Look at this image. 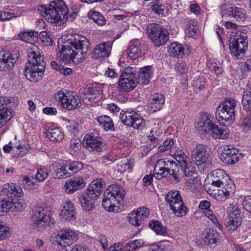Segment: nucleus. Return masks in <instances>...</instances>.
I'll return each mask as SVG.
<instances>
[{
    "label": "nucleus",
    "mask_w": 251,
    "mask_h": 251,
    "mask_svg": "<svg viewBox=\"0 0 251 251\" xmlns=\"http://www.w3.org/2000/svg\"><path fill=\"white\" fill-rule=\"evenodd\" d=\"M91 45L89 41L83 36L76 35L69 38L62 46L57 57L61 63L81 61L89 54Z\"/></svg>",
    "instance_id": "1"
},
{
    "label": "nucleus",
    "mask_w": 251,
    "mask_h": 251,
    "mask_svg": "<svg viewBox=\"0 0 251 251\" xmlns=\"http://www.w3.org/2000/svg\"><path fill=\"white\" fill-rule=\"evenodd\" d=\"M27 60L25 68L26 78L30 81H38L41 78L45 70L46 62L41 50L36 45H32L27 50Z\"/></svg>",
    "instance_id": "2"
},
{
    "label": "nucleus",
    "mask_w": 251,
    "mask_h": 251,
    "mask_svg": "<svg viewBox=\"0 0 251 251\" xmlns=\"http://www.w3.org/2000/svg\"><path fill=\"white\" fill-rule=\"evenodd\" d=\"M37 10L48 22L56 25H61L68 18V8L63 0L51 1L48 8L45 5H38Z\"/></svg>",
    "instance_id": "3"
},
{
    "label": "nucleus",
    "mask_w": 251,
    "mask_h": 251,
    "mask_svg": "<svg viewBox=\"0 0 251 251\" xmlns=\"http://www.w3.org/2000/svg\"><path fill=\"white\" fill-rule=\"evenodd\" d=\"M237 102L236 100L229 98L218 105L215 116L220 124L226 126L233 123L235 118V108Z\"/></svg>",
    "instance_id": "4"
},
{
    "label": "nucleus",
    "mask_w": 251,
    "mask_h": 251,
    "mask_svg": "<svg viewBox=\"0 0 251 251\" xmlns=\"http://www.w3.org/2000/svg\"><path fill=\"white\" fill-rule=\"evenodd\" d=\"M125 197V189L120 185H110L104 193L102 205L109 211H114L117 204H120Z\"/></svg>",
    "instance_id": "5"
},
{
    "label": "nucleus",
    "mask_w": 251,
    "mask_h": 251,
    "mask_svg": "<svg viewBox=\"0 0 251 251\" xmlns=\"http://www.w3.org/2000/svg\"><path fill=\"white\" fill-rule=\"evenodd\" d=\"M248 46V39L246 34L237 32L229 40V47L232 55L242 58Z\"/></svg>",
    "instance_id": "6"
},
{
    "label": "nucleus",
    "mask_w": 251,
    "mask_h": 251,
    "mask_svg": "<svg viewBox=\"0 0 251 251\" xmlns=\"http://www.w3.org/2000/svg\"><path fill=\"white\" fill-rule=\"evenodd\" d=\"M147 30L148 35L155 46L159 47L164 45L169 40L168 31L158 24L152 23L149 25Z\"/></svg>",
    "instance_id": "7"
},
{
    "label": "nucleus",
    "mask_w": 251,
    "mask_h": 251,
    "mask_svg": "<svg viewBox=\"0 0 251 251\" xmlns=\"http://www.w3.org/2000/svg\"><path fill=\"white\" fill-rule=\"evenodd\" d=\"M54 98L60 103L63 107L69 110H75L81 106L78 96L74 92L66 95L62 91H59L54 94Z\"/></svg>",
    "instance_id": "8"
},
{
    "label": "nucleus",
    "mask_w": 251,
    "mask_h": 251,
    "mask_svg": "<svg viewBox=\"0 0 251 251\" xmlns=\"http://www.w3.org/2000/svg\"><path fill=\"white\" fill-rule=\"evenodd\" d=\"M120 118L124 125L135 129H143L146 126L145 121L133 110H122Z\"/></svg>",
    "instance_id": "9"
},
{
    "label": "nucleus",
    "mask_w": 251,
    "mask_h": 251,
    "mask_svg": "<svg viewBox=\"0 0 251 251\" xmlns=\"http://www.w3.org/2000/svg\"><path fill=\"white\" fill-rule=\"evenodd\" d=\"M192 156L199 169L204 170L211 166L212 159L204 146L199 145L196 146L192 151Z\"/></svg>",
    "instance_id": "10"
},
{
    "label": "nucleus",
    "mask_w": 251,
    "mask_h": 251,
    "mask_svg": "<svg viewBox=\"0 0 251 251\" xmlns=\"http://www.w3.org/2000/svg\"><path fill=\"white\" fill-rule=\"evenodd\" d=\"M131 70H133L132 67L126 68L120 75L118 81L120 91H130L136 86L137 79Z\"/></svg>",
    "instance_id": "11"
},
{
    "label": "nucleus",
    "mask_w": 251,
    "mask_h": 251,
    "mask_svg": "<svg viewBox=\"0 0 251 251\" xmlns=\"http://www.w3.org/2000/svg\"><path fill=\"white\" fill-rule=\"evenodd\" d=\"M50 212L47 208H37L33 213L32 216L33 226L37 230L43 229L46 225L50 221Z\"/></svg>",
    "instance_id": "12"
},
{
    "label": "nucleus",
    "mask_w": 251,
    "mask_h": 251,
    "mask_svg": "<svg viewBox=\"0 0 251 251\" xmlns=\"http://www.w3.org/2000/svg\"><path fill=\"white\" fill-rule=\"evenodd\" d=\"M77 239V235L72 230H62L56 236L55 241L58 245L65 247L72 245Z\"/></svg>",
    "instance_id": "13"
},
{
    "label": "nucleus",
    "mask_w": 251,
    "mask_h": 251,
    "mask_svg": "<svg viewBox=\"0 0 251 251\" xmlns=\"http://www.w3.org/2000/svg\"><path fill=\"white\" fill-rule=\"evenodd\" d=\"M238 150L231 146H226L223 149L221 159L224 163L233 164L239 160Z\"/></svg>",
    "instance_id": "14"
},
{
    "label": "nucleus",
    "mask_w": 251,
    "mask_h": 251,
    "mask_svg": "<svg viewBox=\"0 0 251 251\" xmlns=\"http://www.w3.org/2000/svg\"><path fill=\"white\" fill-rule=\"evenodd\" d=\"M102 143L100 138L95 136L93 133L87 134L84 137L83 145L85 148L90 151H96L98 152L101 151V146Z\"/></svg>",
    "instance_id": "15"
},
{
    "label": "nucleus",
    "mask_w": 251,
    "mask_h": 251,
    "mask_svg": "<svg viewBox=\"0 0 251 251\" xmlns=\"http://www.w3.org/2000/svg\"><path fill=\"white\" fill-rule=\"evenodd\" d=\"M105 182L102 178H98L91 182L84 194L88 196L90 199H96L100 195Z\"/></svg>",
    "instance_id": "16"
},
{
    "label": "nucleus",
    "mask_w": 251,
    "mask_h": 251,
    "mask_svg": "<svg viewBox=\"0 0 251 251\" xmlns=\"http://www.w3.org/2000/svg\"><path fill=\"white\" fill-rule=\"evenodd\" d=\"M18 58V55L17 54H12L4 50H0V70L10 69L14 66Z\"/></svg>",
    "instance_id": "17"
},
{
    "label": "nucleus",
    "mask_w": 251,
    "mask_h": 251,
    "mask_svg": "<svg viewBox=\"0 0 251 251\" xmlns=\"http://www.w3.org/2000/svg\"><path fill=\"white\" fill-rule=\"evenodd\" d=\"M149 209L143 207L139 208L137 211L132 212L128 218L129 222L136 226H139L144 223V220L149 215Z\"/></svg>",
    "instance_id": "18"
},
{
    "label": "nucleus",
    "mask_w": 251,
    "mask_h": 251,
    "mask_svg": "<svg viewBox=\"0 0 251 251\" xmlns=\"http://www.w3.org/2000/svg\"><path fill=\"white\" fill-rule=\"evenodd\" d=\"M202 238L205 245L215 247L220 240V233L216 229L207 228L202 232Z\"/></svg>",
    "instance_id": "19"
},
{
    "label": "nucleus",
    "mask_w": 251,
    "mask_h": 251,
    "mask_svg": "<svg viewBox=\"0 0 251 251\" xmlns=\"http://www.w3.org/2000/svg\"><path fill=\"white\" fill-rule=\"evenodd\" d=\"M112 43L111 41L102 42L97 45L93 51V57L95 59L106 58L109 56Z\"/></svg>",
    "instance_id": "20"
},
{
    "label": "nucleus",
    "mask_w": 251,
    "mask_h": 251,
    "mask_svg": "<svg viewBox=\"0 0 251 251\" xmlns=\"http://www.w3.org/2000/svg\"><path fill=\"white\" fill-rule=\"evenodd\" d=\"M85 185L86 182L82 178L74 177L66 181L64 187L66 192L72 194L82 189Z\"/></svg>",
    "instance_id": "21"
},
{
    "label": "nucleus",
    "mask_w": 251,
    "mask_h": 251,
    "mask_svg": "<svg viewBox=\"0 0 251 251\" xmlns=\"http://www.w3.org/2000/svg\"><path fill=\"white\" fill-rule=\"evenodd\" d=\"M75 208L73 203L67 201L64 203L63 208L60 213V216L62 221H74L76 218Z\"/></svg>",
    "instance_id": "22"
},
{
    "label": "nucleus",
    "mask_w": 251,
    "mask_h": 251,
    "mask_svg": "<svg viewBox=\"0 0 251 251\" xmlns=\"http://www.w3.org/2000/svg\"><path fill=\"white\" fill-rule=\"evenodd\" d=\"M2 195L6 196L9 198L13 199V197H20L24 194L22 189L20 186L15 183H7L4 185L2 190Z\"/></svg>",
    "instance_id": "23"
},
{
    "label": "nucleus",
    "mask_w": 251,
    "mask_h": 251,
    "mask_svg": "<svg viewBox=\"0 0 251 251\" xmlns=\"http://www.w3.org/2000/svg\"><path fill=\"white\" fill-rule=\"evenodd\" d=\"M214 120V118L210 114L202 113L198 119V125L206 133H209V130L214 126L213 122Z\"/></svg>",
    "instance_id": "24"
},
{
    "label": "nucleus",
    "mask_w": 251,
    "mask_h": 251,
    "mask_svg": "<svg viewBox=\"0 0 251 251\" xmlns=\"http://www.w3.org/2000/svg\"><path fill=\"white\" fill-rule=\"evenodd\" d=\"M190 52V50L189 48L185 49L182 45L176 42L171 43L169 48L170 55L177 58H181L183 56H186L189 54Z\"/></svg>",
    "instance_id": "25"
},
{
    "label": "nucleus",
    "mask_w": 251,
    "mask_h": 251,
    "mask_svg": "<svg viewBox=\"0 0 251 251\" xmlns=\"http://www.w3.org/2000/svg\"><path fill=\"white\" fill-rule=\"evenodd\" d=\"M164 98L160 94H155L152 96L151 101L148 103V107L150 111L156 112L162 107L164 103Z\"/></svg>",
    "instance_id": "26"
},
{
    "label": "nucleus",
    "mask_w": 251,
    "mask_h": 251,
    "mask_svg": "<svg viewBox=\"0 0 251 251\" xmlns=\"http://www.w3.org/2000/svg\"><path fill=\"white\" fill-rule=\"evenodd\" d=\"M213 179L212 185L218 187H221V184H224L225 180L227 179L228 176L221 169H217L212 171Z\"/></svg>",
    "instance_id": "27"
},
{
    "label": "nucleus",
    "mask_w": 251,
    "mask_h": 251,
    "mask_svg": "<svg viewBox=\"0 0 251 251\" xmlns=\"http://www.w3.org/2000/svg\"><path fill=\"white\" fill-rule=\"evenodd\" d=\"M165 201L171 208L177 204H182V199L179 191L175 190L171 191L166 194Z\"/></svg>",
    "instance_id": "28"
},
{
    "label": "nucleus",
    "mask_w": 251,
    "mask_h": 251,
    "mask_svg": "<svg viewBox=\"0 0 251 251\" xmlns=\"http://www.w3.org/2000/svg\"><path fill=\"white\" fill-rule=\"evenodd\" d=\"M164 172L168 175L172 176L173 178L179 181L180 178L179 175L178 174V166L177 163L173 160H169L167 165H166V167L164 168Z\"/></svg>",
    "instance_id": "29"
},
{
    "label": "nucleus",
    "mask_w": 251,
    "mask_h": 251,
    "mask_svg": "<svg viewBox=\"0 0 251 251\" xmlns=\"http://www.w3.org/2000/svg\"><path fill=\"white\" fill-rule=\"evenodd\" d=\"M65 172L66 177H69L81 170L83 167V164L79 161H74L71 163L65 164Z\"/></svg>",
    "instance_id": "30"
},
{
    "label": "nucleus",
    "mask_w": 251,
    "mask_h": 251,
    "mask_svg": "<svg viewBox=\"0 0 251 251\" xmlns=\"http://www.w3.org/2000/svg\"><path fill=\"white\" fill-rule=\"evenodd\" d=\"M47 135L50 140L55 142L61 141L64 137V133L59 127L49 128Z\"/></svg>",
    "instance_id": "31"
},
{
    "label": "nucleus",
    "mask_w": 251,
    "mask_h": 251,
    "mask_svg": "<svg viewBox=\"0 0 251 251\" xmlns=\"http://www.w3.org/2000/svg\"><path fill=\"white\" fill-rule=\"evenodd\" d=\"M141 51L142 49L140 44L131 42L126 53L129 58L135 60L141 55Z\"/></svg>",
    "instance_id": "32"
},
{
    "label": "nucleus",
    "mask_w": 251,
    "mask_h": 251,
    "mask_svg": "<svg viewBox=\"0 0 251 251\" xmlns=\"http://www.w3.org/2000/svg\"><path fill=\"white\" fill-rule=\"evenodd\" d=\"M151 72L149 66L145 67L140 69L137 83L144 85L147 84L150 81Z\"/></svg>",
    "instance_id": "33"
},
{
    "label": "nucleus",
    "mask_w": 251,
    "mask_h": 251,
    "mask_svg": "<svg viewBox=\"0 0 251 251\" xmlns=\"http://www.w3.org/2000/svg\"><path fill=\"white\" fill-rule=\"evenodd\" d=\"M209 134H211L214 138L225 139L227 138L228 133L226 128L219 127L214 125L209 130Z\"/></svg>",
    "instance_id": "34"
},
{
    "label": "nucleus",
    "mask_w": 251,
    "mask_h": 251,
    "mask_svg": "<svg viewBox=\"0 0 251 251\" xmlns=\"http://www.w3.org/2000/svg\"><path fill=\"white\" fill-rule=\"evenodd\" d=\"M243 109L246 112H249L251 115V88L246 89L244 91L242 100Z\"/></svg>",
    "instance_id": "35"
},
{
    "label": "nucleus",
    "mask_w": 251,
    "mask_h": 251,
    "mask_svg": "<svg viewBox=\"0 0 251 251\" xmlns=\"http://www.w3.org/2000/svg\"><path fill=\"white\" fill-rule=\"evenodd\" d=\"M65 165L61 166L59 164H52L50 166V171L52 173L53 177L55 178H63L66 177V172H65Z\"/></svg>",
    "instance_id": "36"
},
{
    "label": "nucleus",
    "mask_w": 251,
    "mask_h": 251,
    "mask_svg": "<svg viewBox=\"0 0 251 251\" xmlns=\"http://www.w3.org/2000/svg\"><path fill=\"white\" fill-rule=\"evenodd\" d=\"M149 226L159 235L166 236L167 230L161 223L157 220H152L149 223Z\"/></svg>",
    "instance_id": "37"
},
{
    "label": "nucleus",
    "mask_w": 251,
    "mask_h": 251,
    "mask_svg": "<svg viewBox=\"0 0 251 251\" xmlns=\"http://www.w3.org/2000/svg\"><path fill=\"white\" fill-rule=\"evenodd\" d=\"M97 121L99 124L105 129L106 131L109 130H112L114 127V124L111 118L106 115L101 116L98 117Z\"/></svg>",
    "instance_id": "38"
},
{
    "label": "nucleus",
    "mask_w": 251,
    "mask_h": 251,
    "mask_svg": "<svg viewBox=\"0 0 251 251\" xmlns=\"http://www.w3.org/2000/svg\"><path fill=\"white\" fill-rule=\"evenodd\" d=\"M88 196L83 193L79 197V201L84 210L90 211L94 208V203Z\"/></svg>",
    "instance_id": "39"
},
{
    "label": "nucleus",
    "mask_w": 251,
    "mask_h": 251,
    "mask_svg": "<svg viewBox=\"0 0 251 251\" xmlns=\"http://www.w3.org/2000/svg\"><path fill=\"white\" fill-rule=\"evenodd\" d=\"M10 109L6 107L0 109V128L5 125L12 117Z\"/></svg>",
    "instance_id": "40"
},
{
    "label": "nucleus",
    "mask_w": 251,
    "mask_h": 251,
    "mask_svg": "<svg viewBox=\"0 0 251 251\" xmlns=\"http://www.w3.org/2000/svg\"><path fill=\"white\" fill-rule=\"evenodd\" d=\"M10 109L6 107L0 109V128L5 125L12 117Z\"/></svg>",
    "instance_id": "41"
},
{
    "label": "nucleus",
    "mask_w": 251,
    "mask_h": 251,
    "mask_svg": "<svg viewBox=\"0 0 251 251\" xmlns=\"http://www.w3.org/2000/svg\"><path fill=\"white\" fill-rule=\"evenodd\" d=\"M88 15L99 25L102 26L106 23L105 19L100 12L92 10L89 12Z\"/></svg>",
    "instance_id": "42"
},
{
    "label": "nucleus",
    "mask_w": 251,
    "mask_h": 251,
    "mask_svg": "<svg viewBox=\"0 0 251 251\" xmlns=\"http://www.w3.org/2000/svg\"><path fill=\"white\" fill-rule=\"evenodd\" d=\"M173 213L177 217H182L185 216L188 211L186 206L184 205L183 201L181 204H177L171 208Z\"/></svg>",
    "instance_id": "43"
},
{
    "label": "nucleus",
    "mask_w": 251,
    "mask_h": 251,
    "mask_svg": "<svg viewBox=\"0 0 251 251\" xmlns=\"http://www.w3.org/2000/svg\"><path fill=\"white\" fill-rule=\"evenodd\" d=\"M11 210V211H22L26 207V203L22 199H13L10 200Z\"/></svg>",
    "instance_id": "44"
},
{
    "label": "nucleus",
    "mask_w": 251,
    "mask_h": 251,
    "mask_svg": "<svg viewBox=\"0 0 251 251\" xmlns=\"http://www.w3.org/2000/svg\"><path fill=\"white\" fill-rule=\"evenodd\" d=\"M241 222L242 221L229 217L226 220L225 226L228 231L232 232L237 229L238 227L241 224Z\"/></svg>",
    "instance_id": "45"
},
{
    "label": "nucleus",
    "mask_w": 251,
    "mask_h": 251,
    "mask_svg": "<svg viewBox=\"0 0 251 251\" xmlns=\"http://www.w3.org/2000/svg\"><path fill=\"white\" fill-rule=\"evenodd\" d=\"M233 18L238 21H244L247 18L246 10L242 7L234 6Z\"/></svg>",
    "instance_id": "46"
},
{
    "label": "nucleus",
    "mask_w": 251,
    "mask_h": 251,
    "mask_svg": "<svg viewBox=\"0 0 251 251\" xmlns=\"http://www.w3.org/2000/svg\"><path fill=\"white\" fill-rule=\"evenodd\" d=\"M228 180L226 179L225 182L223 184H221V187L224 189L226 193L229 196L235 192V186L233 182L230 180L229 177L227 178Z\"/></svg>",
    "instance_id": "47"
},
{
    "label": "nucleus",
    "mask_w": 251,
    "mask_h": 251,
    "mask_svg": "<svg viewBox=\"0 0 251 251\" xmlns=\"http://www.w3.org/2000/svg\"><path fill=\"white\" fill-rule=\"evenodd\" d=\"M205 81L203 76H199L194 79L193 82V86L197 93L200 92L204 88Z\"/></svg>",
    "instance_id": "48"
},
{
    "label": "nucleus",
    "mask_w": 251,
    "mask_h": 251,
    "mask_svg": "<svg viewBox=\"0 0 251 251\" xmlns=\"http://www.w3.org/2000/svg\"><path fill=\"white\" fill-rule=\"evenodd\" d=\"M99 95L100 92L96 88L89 87L85 93V99H88L90 101L94 100Z\"/></svg>",
    "instance_id": "49"
},
{
    "label": "nucleus",
    "mask_w": 251,
    "mask_h": 251,
    "mask_svg": "<svg viewBox=\"0 0 251 251\" xmlns=\"http://www.w3.org/2000/svg\"><path fill=\"white\" fill-rule=\"evenodd\" d=\"M10 236L9 228L5 226L4 223L0 221V240H4Z\"/></svg>",
    "instance_id": "50"
},
{
    "label": "nucleus",
    "mask_w": 251,
    "mask_h": 251,
    "mask_svg": "<svg viewBox=\"0 0 251 251\" xmlns=\"http://www.w3.org/2000/svg\"><path fill=\"white\" fill-rule=\"evenodd\" d=\"M204 215L208 217L209 219L212 221V222L219 229H222L223 227L222 225H221L218 221L216 216L213 213V211L208 209L204 212Z\"/></svg>",
    "instance_id": "51"
},
{
    "label": "nucleus",
    "mask_w": 251,
    "mask_h": 251,
    "mask_svg": "<svg viewBox=\"0 0 251 251\" xmlns=\"http://www.w3.org/2000/svg\"><path fill=\"white\" fill-rule=\"evenodd\" d=\"M49 176V171L47 169L41 168L37 170L35 178L39 182L44 181Z\"/></svg>",
    "instance_id": "52"
},
{
    "label": "nucleus",
    "mask_w": 251,
    "mask_h": 251,
    "mask_svg": "<svg viewBox=\"0 0 251 251\" xmlns=\"http://www.w3.org/2000/svg\"><path fill=\"white\" fill-rule=\"evenodd\" d=\"M213 195L214 198L220 201H224L230 197L223 188L218 189Z\"/></svg>",
    "instance_id": "53"
},
{
    "label": "nucleus",
    "mask_w": 251,
    "mask_h": 251,
    "mask_svg": "<svg viewBox=\"0 0 251 251\" xmlns=\"http://www.w3.org/2000/svg\"><path fill=\"white\" fill-rule=\"evenodd\" d=\"M10 200H2L0 201V215L4 216L7 213V210H11Z\"/></svg>",
    "instance_id": "54"
},
{
    "label": "nucleus",
    "mask_w": 251,
    "mask_h": 251,
    "mask_svg": "<svg viewBox=\"0 0 251 251\" xmlns=\"http://www.w3.org/2000/svg\"><path fill=\"white\" fill-rule=\"evenodd\" d=\"M174 155L175 159L179 163L181 166L187 163V157L181 151L177 150Z\"/></svg>",
    "instance_id": "55"
},
{
    "label": "nucleus",
    "mask_w": 251,
    "mask_h": 251,
    "mask_svg": "<svg viewBox=\"0 0 251 251\" xmlns=\"http://www.w3.org/2000/svg\"><path fill=\"white\" fill-rule=\"evenodd\" d=\"M207 65L209 69L211 71L214 72L216 75H220L223 72L222 65L220 63L217 64L215 62H211L208 64Z\"/></svg>",
    "instance_id": "56"
},
{
    "label": "nucleus",
    "mask_w": 251,
    "mask_h": 251,
    "mask_svg": "<svg viewBox=\"0 0 251 251\" xmlns=\"http://www.w3.org/2000/svg\"><path fill=\"white\" fill-rule=\"evenodd\" d=\"M143 245V242L141 240H135L127 243L126 245L127 248H129L128 250L134 251L138 248L142 247Z\"/></svg>",
    "instance_id": "57"
},
{
    "label": "nucleus",
    "mask_w": 251,
    "mask_h": 251,
    "mask_svg": "<svg viewBox=\"0 0 251 251\" xmlns=\"http://www.w3.org/2000/svg\"><path fill=\"white\" fill-rule=\"evenodd\" d=\"M247 116H243L241 119L242 120V126L245 130L251 129V115L249 112H247Z\"/></svg>",
    "instance_id": "58"
},
{
    "label": "nucleus",
    "mask_w": 251,
    "mask_h": 251,
    "mask_svg": "<svg viewBox=\"0 0 251 251\" xmlns=\"http://www.w3.org/2000/svg\"><path fill=\"white\" fill-rule=\"evenodd\" d=\"M182 169L183 170L184 174L186 176H191L195 173V169L193 166L187 162L181 166Z\"/></svg>",
    "instance_id": "59"
},
{
    "label": "nucleus",
    "mask_w": 251,
    "mask_h": 251,
    "mask_svg": "<svg viewBox=\"0 0 251 251\" xmlns=\"http://www.w3.org/2000/svg\"><path fill=\"white\" fill-rule=\"evenodd\" d=\"M234 6L226 7V5L221 6V15L222 17L224 16L233 18Z\"/></svg>",
    "instance_id": "60"
},
{
    "label": "nucleus",
    "mask_w": 251,
    "mask_h": 251,
    "mask_svg": "<svg viewBox=\"0 0 251 251\" xmlns=\"http://www.w3.org/2000/svg\"><path fill=\"white\" fill-rule=\"evenodd\" d=\"M70 148L75 151H79L81 148V142L78 138L72 139L70 142Z\"/></svg>",
    "instance_id": "61"
},
{
    "label": "nucleus",
    "mask_w": 251,
    "mask_h": 251,
    "mask_svg": "<svg viewBox=\"0 0 251 251\" xmlns=\"http://www.w3.org/2000/svg\"><path fill=\"white\" fill-rule=\"evenodd\" d=\"M13 13L8 11H0V21H5L10 20L14 17H17Z\"/></svg>",
    "instance_id": "62"
},
{
    "label": "nucleus",
    "mask_w": 251,
    "mask_h": 251,
    "mask_svg": "<svg viewBox=\"0 0 251 251\" xmlns=\"http://www.w3.org/2000/svg\"><path fill=\"white\" fill-rule=\"evenodd\" d=\"M175 69L177 73L184 74L188 72V67L184 62H178L176 65Z\"/></svg>",
    "instance_id": "63"
},
{
    "label": "nucleus",
    "mask_w": 251,
    "mask_h": 251,
    "mask_svg": "<svg viewBox=\"0 0 251 251\" xmlns=\"http://www.w3.org/2000/svg\"><path fill=\"white\" fill-rule=\"evenodd\" d=\"M229 218L234 219L235 220L242 221V216L240 213V210L237 206H233L231 213H230Z\"/></svg>",
    "instance_id": "64"
}]
</instances>
